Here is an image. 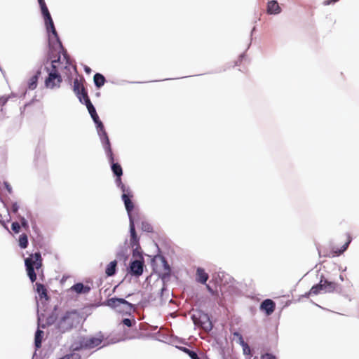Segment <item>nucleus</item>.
<instances>
[{
  "mask_svg": "<svg viewBox=\"0 0 359 359\" xmlns=\"http://www.w3.org/2000/svg\"><path fill=\"white\" fill-rule=\"evenodd\" d=\"M341 286L339 283L335 281L330 280L329 279L322 276L319 283L313 285L311 288L309 294L317 295L320 292L334 293L341 292Z\"/></svg>",
  "mask_w": 359,
  "mask_h": 359,
  "instance_id": "1",
  "label": "nucleus"
},
{
  "mask_svg": "<svg viewBox=\"0 0 359 359\" xmlns=\"http://www.w3.org/2000/svg\"><path fill=\"white\" fill-rule=\"evenodd\" d=\"M60 62L59 57L57 60H55L52 61L51 69L46 68L48 73V76L45 80V86L46 88H54L55 87H60L62 81L60 73V69H62V67H60Z\"/></svg>",
  "mask_w": 359,
  "mask_h": 359,
  "instance_id": "2",
  "label": "nucleus"
},
{
  "mask_svg": "<svg viewBox=\"0 0 359 359\" xmlns=\"http://www.w3.org/2000/svg\"><path fill=\"white\" fill-rule=\"evenodd\" d=\"M81 316L80 313L76 311L72 310L67 311L65 315L60 319L58 322V328L62 332H67L72 330L80 323Z\"/></svg>",
  "mask_w": 359,
  "mask_h": 359,
  "instance_id": "3",
  "label": "nucleus"
},
{
  "mask_svg": "<svg viewBox=\"0 0 359 359\" xmlns=\"http://www.w3.org/2000/svg\"><path fill=\"white\" fill-rule=\"evenodd\" d=\"M42 257L40 252L31 254L29 257L25 260L26 271L30 280L34 283L36 280V274L34 269L39 270L42 266Z\"/></svg>",
  "mask_w": 359,
  "mask_h": 359,
  "instance_id": "4",
  "label": "nucleus"
},
{
  "mask_svg": "<svg viewBox=\"0 0 359 359\" xmlns=\"http://www.w3.org/2000/svg\"><path fill=\"white\" fill-rule=\"evenodd\" d=\"M104 305L125 313H130L133 307L132 304L122 298H109L104 302Z\"/></svg>",
  "mask_w": 359,
  "mask_h": 359,
  "instance_id": "5",
  "label": "nucleus"
},
{
  "mask_svg": "<svg viewBox=\"0 0 359 359\" xmlns=\"http://www.w3.org/2000/svg\"><path fill=\"white\" fill-rule=\"evenodd\" d=\"M107 156L109 158V163L111 164V170L114 175L116 177H121L123 175V170L120 164L114 163V157L111 148L109 140H107V143L103 144Z\"/></svg>",
  "mask_w": 359,
  "mask_h": 359,
  "instance_id": "6",
  "label": "nucleus"
},
{
  "mask_svg": "<svg viewBox=\"0 0 359 359\" xmlns=\"http://www.w3.org/2000/svg\"><path fill=\"white\" fill-rule=\"evenodd\" d=\"M46 29L48 32H51L53 34V38L49 36V44L55 49H59V52L61 50H63L62 42L60 40L57 32L54 26L53 21L51 20L50 22L45 23Z\"/></svg>",
  "mask_w": 359,
  "mask_h": 359,
  "instance_id": "7",
  "label": "nucleus"
},
{
  "mask_svg": "<svg viewBox=\"0 0 359 359\" xmlns=\"http://www.w3.org/2000/svg\"><path fill=\"white\" fill-rule=\"evenodd\" d=\"M93 120L94 121L95 123L97 125V128L99 133V135L100 136L101 140L103 143H107V140H109L107 133L104 130V127L102 121L100 120L99 116L95 111L94 112L90 113Z\"/></svg>",
  "mask_w": 359,
  "mask_h": 359,
  "instance_id": "8",
  "label": "nucleus"
},
{
  "mask_svg": "<svg viewBox=\"0 0 359 359\" xmlns=\"http://www.w3.org/2000/svg\"><path fill=\"white\" fill-rule=\"evenodd\" d=\"M73 91L76 95L77 97L82 102V98L88 95V93L83 86V79H75L73 84Z\"/></svg>",
  "mask_w": 359,
  "mask_h": 359,
  "instance_id": "9",
  "label": "nucleus"
},
{
  "mask_svg": "<svg viewBox=\"0 0 359 359\" xmlns=\"http://www.w3.org/2000/svg\"><path fill=\"white\" fill-rule=\"evenodd\" d=\"M130 245L133 249L134 251H137L139 248H140L139 238L135 231L134 219L130 217Z\"/></svg>",
  "mask_w": 359,
  "mask_h": 359,
  "instance_id": "10",
  "label": "nucleus"
},
{
  "mask_svg": "<svg viewBox=\"0 0 359 359\" xmlns=\"http://www.w3.org/2000/svg\"><path fill=\"white\" fill-rule=\"evenodd\" d=\"M144 261L142 260H135L133 261L129 266V273L133 276L139 277L143 273Z\"/></svg>",
  "mask_w": 359,
  "mask_h": 359,
  "instance_id": "11",
  "label": "nucleus"
},
{
  "mask_svg": "<svg viewBox=\"0 0 359 359\" xmlns=\"http://www.w3.org/2000/svg\"><path fill=\"white\" fill-rule=\"evenodd\" d=\"M133 197V195L131 192V191H128L127 192L123 193L122 194V200L124 202V205L126 207V209L127 210V212L129 216V219H130V217L133 218L131 215V212L134 209V204L133 201H131V198Z\"/></svg>",
  "mask_w": 359,
  "mask_h": 359,
  "instance_id": "12",
  "label": "nucleus"
},
{
  "mask_svg": "<svg viewBox=\"0 0 359 359\" xmlns=\"http://www.w3.org/2000/svg\"><path fill=\"white\" fill-rule=\"evenodd\" d=\"M102 339L99 337L83 339L81 343V348H93L101 344Z\"/></svg>",
  "mask_w": 359,
  "mask_h": 359,
  "instance_id": "13",
  "label": "nucleus"
},
{
  "mask_svg": "<svg viewBox=\"0 0 359 359\" xmlns=\"http://www.w3.org/2000/svg\"><path fill=\"white\" fill-rule=\"evenodd\" d=\"M275 309L276 304L273 300L270 299L264 300L260 305V309L263 311H265L267 316L272 314L275 311Z\"/></svg>",
  "mask_w": 359,
  "mask_h": 359,
  "instance_id": "14",
  "label": "nucleus"
},
{
  "mask_svg": "<svg viewBox=\"0 0 359 359\" xmlns=\"http://www.w3.org/2000/svg\"><path fill=\"white\" fill-rule=\"evenodd\" d=\"M209 278L208 274L203 268H198L196 273V280L201 284H205Z\"/></svg>",
  "mask_w": 359,
  "mask_h": 359,
  "instance_id": "15",
  "label": "nucleus"
},
{
  "mask_svg": "<svg viewBox=\"0 0 359 359\" xmlns=\"http://www.w3.org/2000/svg\"><path fill=\"white\" fill-rule=\"evenodd\" d=\"M280 11V7L276 1L272 0L268 2L267 13L269 14H278Z\"/></svg>",
  "mask_w": 359,
  "mask_h": 359,
  "instance_id": "16",
  "label": "nucleus"
},
{
  "mask_svg": "<svg viewBox=\"0 0 359 359\" xmlns=\"http://www.w3.org/2000/svg\"><path fill=\"white\" fill-rule=\"evenodd\" d=\"M203 318L204 319L208 320V323L201 321L200 320H198V318H196L195 315H194L192 317L195 325L201 326V327H203V329L207 330H211L212 326L211 323L209 321L207 315H203Z\"/></svg>",
  "mask_w": 359,
  "mask_h": 359,
  "instance_id": "17",
  "label": "nucleus"
},
{
  "mask_svg": "<svg viewBox=\"0 0 359 359\" xmlns=\"http://www.w3.org/2000/svg\"><path fill=\"white\" fill-rule=\"evenodd\" d=\"M70 290L75 291L78 294H87L90 290V287L89 286L83 285L81 283H79L72 286Z\"/></svg>",
  "mask_w": 359,
  "mask_h": 359,
  "instance_id": "18",
  "label": "nucleus"
},
{
  "mask_svg": "<svg viewBox=\"0 0 359 359\" xmlns=\"http://www.w3.org/2000/svg\"><path fill=\"white\" fill-rule=\"evenodd\" d=\"M117 266V261L114 260L109 262L106 269H105V273L107 276H112L115 274Z\"/></svg>",
  "mask_w": 359,
  "mask_h": 359,
  "instance_id": "19",
  "label": "nucleus"
},
{
  "mask_svg": "<svg viewBox=\"0 0 359 359\" xmlns=\"http://www.w3.org/2000/svg\"><path fill=\"white\" fill-rule=\"evenodd\" d=\"M41 74V71L38 70L34 75H33L28 81V88L29 90H34L37 86V81Z\"/></svg>",
  "mask_w": 359,
  "mask_h": 359,
  "instance_id": "20",
  "label": "nucleus"
},
{
  "mask_svg": "<svg viewBox=\"0 0 359 359\" xmlns=\"http://www.w3.org/2000/svg\"><path fill=\"white\" fill-rule=\"evenodd\" d=\"M36 292L39 294L41 299L44 298L46 299H48V296L47 294V290H46V287L44 286V285L39 283H36Z\"/></svg>",
  "mask_w": 359,
  "mask_h": 359,
  "instance_id": "21",
  "label": "nucleus"
},
{
  "mask_svg": "<svg viewBox=\"0 0 359 359\" xmlns=\"http://www.w3.org/2000/svg\"><path fill=\"white\" fill-rule=\"evenodd\" d=\"M40 7H41L42 15L44 18L45 23L50 22L51 20H53L46 4L41 5V6H40Z\"/></svg>",
  "mask_w": 359,
  "mask_h": 359,
  "instance_id": "22",
  "label": "nucleus"
},
{
  "mask_svg": "<svg viewBox=\"0 0 359 359\" xmlns=\"http://www.w3.org/2000/svg\"><path fill=\"white\" fill-rule=\"evenodd\" d=\"M105 81V78L102 74L100 73H96L94 75V83L97 88H100L102 86H104Z\"/></svg>",
  "mask_w": 359,
  "mask_h": 359,
  "instance_id": "23",
  "label": "nucleus"
},
{
  "mask_svg": "<svg viewBox=\"0 0 359 359\" xmlns=\"http://www.w3.org/2000/svg\"><path fill=\"white\" fill-rule=\"evenodd\" d=\"M234 335L238 336L239 337L240 343H241V344L242 345V346L243 348L244 353L245 354H250V348L248 345V344L244 341L241 334H240L239 333L235 332Z\"/></svg>",
  "mask_w": 359,
  "mask_h": 359,
  "instance_id": "24",
  "label": "nucleus"
},
{
  "mask_svg": "<svg viewBox=\"0 0 359 359\" xmlns=\"http://www.w3.org/2000/svg\"><path fill=\"white\" fill-rule=\"evenodd\" d=\"M19 246L25 249L28 245V238L27 236L25 233H22L19 236L18 239Z\"/></svg>",
  "mask_w": 359,
  "mask_h": 359,
  "instance_id": "25",
  "label": "nucleus"
},
{
  "mask_svg": "<svg viewBox=\"0 0 359 359\" xmlns=\"http://www.w3.org/2000/svg\"><path fill=\"white\" fill-rule=\"evenodd\" d=\"M82 103H83L86 106L89 114L96 111L94 106L93 105V104L91 103V102L88 97V95H87V97H85L82 98Z\"/></svg>",
  "mask_w": 359,
  "mask_h": 359,
  "instance_id": "26",
  "label": "nucleus"
},
{
  "mask_svg": "<svg viewBox=\"0 0 359 359\" xmlns=\"http://www.w3.org/2000/svg\"><path fill=\"white\" fill-rule=\"evenodd\" d=\"M116 184L117 187L121 189L123 193L127 192L128 191L130 190L129 187H126L122 182L121 177H116Z\"/></svg>",
  "mask_w": 359,
  "mask_h": 359,
  "instance_id": "27",
  "label": "nucleus"
},
{
  "mask_svg": "<svg viewBox=\"0 0 359 359\" xmlns=\"http://www.w3.org/2000/svg\"><path fill=\"white\" fill-rule=\"evenodd\" d=\"M43 333V331H41L40 330H38L36 332V334H35V346L37 348H39L41 346Z\"/></svg>",
  "mask_w": 359,
  "mask_h": 359,
  "instance_id": "28",
  "label": "nucleus"
},
{
  "mask_svg": "<svg viewBox=\"0 0 359 359\" xmlns=\"http://www.w3.org/2000/svg\"><path fill=\"white\" fill-rule=\"evenodd\" d=\"M141 229L142 231L146 232H152L153 227L152 226L147 222L143 221L141 223Z\"/></svg>",
  "mask_w": 359,
  "mask_h": 359,
  "instance_id": "29",
  "label": "nucleus"
},
{
  "mask_svg": "<svg viewBox=\"0 0 359 359\" xmlns=\"http://www.w3.org/2000/svg\"><path fill=\"white\" fill-rule=\"evenodd\" d=\"M351 240H352V238H351V236L349 234H348L346 243L344 244V245L341 247V248L338 252L339 255L344 252L348 248L350 243L351 242Z\"/></svg>",
  "mask_w": 359,
  "mask_h": 359,
  "instance_id": "30",
  "label": "nucleus"
},
{
  "mask_svg": "<svg viewBox=\"0 0 359 359\" xmlns=\"http://www.w3.org/2000/svg\"><path fill=\"white\" fill-rule=\"evenodd\" d=\"M61 359H81V355L77 353H72L65 355Z\"/></svg>",
  "mask_w": 359,
  "mask_h": 359,
  "instance_id": "31",
  "label": "nucleus"
},
{
  "mask_svg": "<svg viewBox=\"0 0 359 359\" xmlns=\"http://www.w3.org/2000/svg\"><path fill=\"white\" fill-rule=\"evenodd\" d=\"M122 323L127 327H132L133 325L136 323V321L134 318L133 320L124 318L122 320Z\"/></svg>",
  "mask_w": 359,
  "mask_h": 359,
  "instance_id": "32",
  "label": "nucleus"
},
{
  "mask_svg": "<svg viewBox=\"0 0 359 359\" xmlns=\"http://www.w3.org/2000/svg\"><path fill=\"white\" fill-rule=\"evenodd\" d=\"M11 229L15 233H18L20 230V224L18 222H13L11 225Z\"/></svg>",
  "mask_w": 359,
  "mask_h": 359,
  "instance_id": "33",
  "label": "nucleus"
},
{
  "mask_svg": "<svg viewBox=\"0 0 359 359\" xmlns=\"http://www.w3.org/2000/svg\"><path fill=\"white\" fill-rule=\"evenodd\" d=\"M18 218L20 219L21 226L25 228V229H27L29 228L28 222L25 219V217L19 216Z\"/></svg>",
  "mask_w": 359,
  "mask_h": 359,
  "instance_id": "34",
  "label": "nucleus"
},
{
  "mask_svg": "<svg viewBox=\"0 0 359 359\" xmlns=\"http://www.w3.org/2000/svg\"><path fill=\"white\" fill-rule=\"evenodd\" d=\"M42 149H43V145L41 144L40 142H39V144L36 146V151H35L36 156L37 158H39L40 157Z\"/></svg>",
  "mask_w": 359,
  "mask_h": 359,
  "instance_id": "35",
  "label": "nucleus"
},
{
  "mask_svg": "<svg viewBox=\"0 0 359 359\" xmlns=\"http://www.w3.org/2000/svg\"><path fill=\"white\" fill-rule=\"evenodd\" d=\"M64 68H65V69H66L68 72H71L72 69H74V71H76V67L73 65H71L68 60H67L66 64H65V66L64 67Z\"/></svg>",
  "mask_w": 359,
  "mask_h": 359,
  "instance_id": "36",
  "label": "nucleus"
},
{
  "mask_svg": "<svg viewBox=\"0 0 359 359\" xmlns=\"http://www.w3.org/2000/svg\"><path fill=\"white\" fill-rule=\"evenodd\" d=\"M244 60H246L245 55H240V57H238V60L236 62V66L241 65Z\"/></svg>",
  "mask_w": 359,
  "mask_h": 359,
  "instance_id": "37",
  "label": "nucleus"
},
{
  "mask_svg": "<svg viewBox=\"0 0 359 359\" xmlns=\"http://www.w3.org/2000/svg\"><path fill=\"white\" fill-rule=\"evenodd\" d=\"M18 209H19V205H18V203H16V202L13 203L11 205V211L13 213H17L18 211Z\"/></svg>",
  "mask_w": 359,
  "mask_h": 359,
  "instance_id": "38",
  "label": "nucleus"
},
{
  "mask_svg": "<svg viewBox=\"0 0 359 359\" xmlns=\"http://www.w3.org/2000/svg\"><path fill=\"white\" fill-rule=\"evenodd\" d=\"M181 350L184 352L185 353H187L189 357L191 356V354H193L195 351H191L186 347H182L181 348Z\"/></svg>",
  "mask_w": 359,
  "mask_h": 359,
  "instance_id": "39",
  "label": "nucleus"
},
{
  "mask_svg": "<svg viewBox=\"0 0 359 359\" xmlns=\"http://www.w3.org/2000/svg\"><path fill=\"white\" fill-rule=\"evenodd\" d=\"M262 359H276L274 355L270 353H265L262 355Z\"/></svg>",
  "mask_w": 359,
  "mask_h": 359,
  "instance_id": "40",
  "label": "nucleus"
},
{
  "mask_svg": "<svg viewBox=\"0 0 359 359\" xmlns=\"http://www.w3.org/2000/svg\"><path fill=\"white\" fill-rule=\"evenodd\" d=\"M4 187L6 188V189L8 191V192L9 194H11L12 193V187H11V184L8 182H4Z\"/></svg>",
  "mask_w": 359,
  "mask_h": 359,
  "instance_id": "41",
  "label": "nucleus"
},
{
  "mask_svg": "<svg viewBox=\"0 0 359 359\" xmlns=\"http://www.w3.org/2000/svg\"><path fill=\"white\" fill-rule=\"evenodd\" d=\"M191 359H202L196 352L191 354L190 357Z\"/></svg>",
  "mask_w": 359,
  "mask_h": 359,
  "instance_id": "42",
  "label": "nucleus"
},
{
  "mask_svg": "<svg viewBox=\"0 0 359 359\" xmlns=\"http://www.w3.org/2000/svg\"><path fill=\"white\" fill-rule=\"evenodd\" d=\"M7 99L5 97H0V106H3L6 104Z\"/></svg>",
  "mask_w": 359,
  "mask_h": 359,
  "instance_id": "43",
  "label": "nucleus"
},
{
  "mask_svg": "<svg viewBox=\"0 0 359 359\" xmlns=\"http://www.w3.org/2000/svg\"><path fill=\"white\" fill-rule=\"evenodd\" d=\"M206 288L207 290H208V292L210 293H211L212 294H215V292H214V290L212 289V287L209 285H206Z\"/></svg>",
  "mask_w": 359,
  "mask_h": 359,
  "instance_id": "44",
  "label": "nucleus"
},
{
  "mask_svg": "<svg viewBox=\"0 0 359 359\" xmlns=\"http://www.w3.org/2000/svg\"><path fill=\"white\" fill-rule=\"evenodd\" d=\"M38 1H39V6L46 4L44 0H38Z\"/></svg>",
  "mask_w": 359,
  "mask_h": 359,
  "instance_id": "45",
  "label": "nucleus"
},
{
  "mask_svg": "<svg viewBox=\"0 0 359 359\" xmlns=\"http://www.w3.org/2000/svg\"><path fill=\"white\" fill-rule=\"evenodd\" d=\"M163 262L165 264V266L167 267L168 271H170V269H169V266H168L167 262L165 260H163Z\"/></svg>",
  "mask_w": 359,
  "mask_h": 359,
  "instance_id": "46",
  "label": "nucleus"
},
{
  "mask_svg": "<svg viewBox=\"0 0 359 359\" xmlns=\"http://www.w3.org/2000/svg\"><path fill=\"white\" fill-rule=\"evenodd\" d=\"M1 215H0V217H1Z\"/></svg>",
  "mask_w": 359,
  "mask_h": 359,
  "instance_id": "47",
  "label": "nucleus"
}]
</instances>
